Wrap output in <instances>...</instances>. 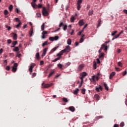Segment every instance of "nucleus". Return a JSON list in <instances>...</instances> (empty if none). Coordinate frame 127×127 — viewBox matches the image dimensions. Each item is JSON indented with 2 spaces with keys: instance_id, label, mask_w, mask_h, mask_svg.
<instances>
[{
  "instance_id": "nucleus-1",
  "label": "nucleus",
  "mask_w": 127,
  "mask_h": 127,
  "mask_svg": "<svg viewBox=\"0 0 127 127\" xmlns=\"http://www.w3.org/2000/svg\"><path fill=\"white\" fill-rule=\"evenodd\" d=\"M63 27V30H64V31H66V30H67V25L66 24H64V23H63V22H62L60 23L59 24V28H58L57 30H56V32H57V31H59V30H60V28Z\"/></svg>"
},
{
  "instance_id": "nucleus-2",
  "label": "nucleus",
  "mask_w": 127,
  "mask_h": 127,
  "mask_svg": "<svg viewBox=\"0 0 127 127\" xmlns=\"http://www.w3.org/2000/svg\"><path fill=\"white\" fill-rule=\"evenodd\" d=\"M18 66V64L16 63H14V65L12 67V71L13 72V73H15L17 70V66Z\"/></svg>"
},
{
  "instance_id": "nucleus-3",
  "label": "nucleus",
  "mask_w": 127,
  "mask_h": 127,
  "mask_svg": "<svg viewBox=\"0 0 127 127\" xmlns=\"http://www.w3.org/2000/svg\"><path fill=\"white\" fill-rule=\"evenodd\" d=\"M53 85V83H50V84H45L44 82L42 83V86H43V88H49L51 87Z\"/></svg>"
},
{
  "instance_id": "nucleus-4",
  "label": "nucleus",
  "mask_w": 127,
  "mask_h": 127,
  "mask_svg": "<svg viewBox=\"0 0 127 127\" xmlns=\"http://www.w3.org/2000/svg\"><path fill=\"white\" fill-rule=\"evenodd\" d=\"M42 12L44 16H48V11H47V10H46V8H43Z\"/></svg>"
},
{
  "instance_id": "nucleus-5",
  "label": "nucleus",
  "mask_w": 127,
  "mask_h": 127,
  "mask_svg": "<svg viewBox=\"0 0 127 127\" xmlns=\"http://www.w3.org/2000/svg\"><path fill=\"white\" fill-rule=\"evenodd\" d=\"M58 39H59V37L57 36H56L54 37H50L49 38V40H50V41H54V40L56 41V40H58Z\"/></svg>"
},
{
  "instance_id": "nucleus-6",
  "label": "nucleus",
  "mask_w": 127,
  "mask_h": 127,
  "mask_svg": "<svg viewBox=\"0 0 127 127\" xmlns=\"http://www.w3.org/2000/svg\"><path fill=\"white\" fill-rule=\"evenodd\" d=\"M84 67H85V65L84 64H80L77 68V71H82L84 69Z\"/></svg>"
},
{
  "instance_id": "nucleus-7",
  "label": "nucleus",
  "mask_w": 127,
  "mask_h": 127,
  "mask_svg": "<svg viewBox=\"0 0 127 127\" xmlns=\"http://www.w3.org/2000/svg\"><path fill=\"white\" fill-rule=\"evenodd\" d=\"M64 52H70V51H71V47H70V46H66L64 50Z\"/></svg>"
},
{
  "instance_id": "nucleus-8",
  "label": "nucleus",
  "mask_w": 127,
  "mask_h": 127,
  "mask_svg": "<svg viewBox=\"0 0 127 127\" xmlns=\"http://www.w3.org/2000/svg\"><path fill=\"white\" fill-rule=\"evenodd\" d=\"M35 66V64H31V65L29 66V71L30 73H32V72H33L32 69H33V68H34Z\"/></svg>"
},
{
  "instance_id": "nucleus-9",
  "label": "nucleus",
  "mask_w": 127,
  "mask_h": 127,
  "mask_svg": "<svg viewBox=\"0 0 127 127\" xmlns=\"http://www.w3.org/2000/svg\"><path fill=\"white\" fill-rule=\"evenodd\" d=\"M99 79V76L98 75H94L92 76V80L93 81V82H95V81H98Z\"/></svg>"
},
{
  "instance_id": "nucleus-10",
  "label": "nucleus",
  "mask_w": 127,
  "mask_h": 127,
  "mask_svg": "<svg viewBox=\"0 0 127 127\" xmlns=\"http://www.w3.org/2000/svg\"><path fill=\"white\" fill-rule=\"evenodd\" d=\"M96 92H100V91H102L103 90V87H102V86L99 85L98 87H96L95 89Z\"/></svg>"
},
{
  "instance_id": "nucleus-11",
  "label": "nucleus",
  "mask_w": 127,
  "mask_h": 127,
  "mask_svg": "<svg viewBox=\"0 0 127 127\" xmlns=\"http://www.w3.org/2000/svg\"><path fill=\"white\" fill-rule=\"evenodd\" d=\"M48 50V48H46L43 50V52L42 55V57H43L44 56H45L46 54V52H47V50Z\"/></svg>"
},
{
  "instance_id": "nucleus-12",
  "label": "nucleus",
  "mask_w": 127,
  "mask_h": 127,
  "mask_svg": "<svg viewBox=\"0 0 127 127\" xmlns=\"http://www.w3.org/2000/svg\"><path fill=\"white\" fill-rule=\"evenodd\" d=\"M116 75V72H112L111 74L110 75L109 79L110 80H112L113 79V77H114Z\"/></svg>"
},
{
  "instance_id": "nucleus-13",
  "label": "nucleus",
  "mask_w": 127,
  "mask_h": 127,
  "mask_svg": "<svg viewBox=\"0 0 127 127\" xmlns=\"http://www.w3.org/2000/svg\"><path fill=\"white\" fill-rule=\"evenodd\" d=\"M64 53H65V52L64 50H63L59 54H58L57 56H59L60 57L61 56H62V55H63Z\"/></svg>"
},
{
  "instance_id": "nucleus-14",
  "label": "nucleus",
  "mask_w": 127,
  "mask_h": 127,
  "mask_svg": "<svg viewBox=\"0 0 127 127\" xmlns=\"http://www.w3.org/2000/svg\"><path fill=\"white\" fill-rule=\"evenodd\" d=\"M33 34V28L32 27L29 31V35H30V36L31 37L32 36Z\"/></svg>"
},
{
  "instance_id": "nucleus-15",
  "label": "nucleus",
  "mask_w": 127,
  "mask_h": 127,
  "mask_svg": "<svg viewBox=\"0 0 127 127\" xmlns=\"http://www.w3.org/2000/svg\"><path fill=\"white\" fill-rule=\"evenodd\" d=\"M69 110L71 112H75V107L73 106H70L69 107Z\"/></svg>"
},
{
  "instance_id": "nucleus-16",
  "label": "nucleus",
  "mask_w": 127,
  "mask_h": 127,
  "mask_svg": "<svg viewBox=\"0 0 127 127\" xmlns=\"http://www.w3.org/2000/svg\"><path fill=\"white\" fill-rule=\"evenodd\" d=\"M79 25H80V26H82L83 25H84V21H83V20H79Z\"/></svg>"
},
{
  "instance_id": "nucleus-17",
  "label": "nucleus",
  "mask_w": 127,
  "mask_h": 127,
  "mask_svg": "<svg viewBox=\"0 0 127 127\" xmlns=\"http://www.w3.org/2000/svg\"><path fill=\"white\" fill-rule=\"evenodd\" d=\"M104 86L105 89L106 90V91H109V87L108 86V84H107V83H104Z\"/></svg>"
},
{
  "instance_id": "nucleus-18",
  "label": "nucleus",
  "mask_w": 127,
  "mask_h": 127,
  "mask_svg": "<svg viewBox=\"0 0 127 127\" xmlns=\"http://www.w3.org/2000/svg\"><path fill=\"white\" fill-rule=\"evenodd\" d=\"M104 47H105V45L103 44L101 47L100 48V50L98 51L99 53H101L102 52V50L104 49Z\"/></svg>"
},
{
  "instance_id": "nucleus-19",
  "label": "nucleus",
  "mask_w": 127,
  "mask_h": 127,
  "mask_svg": "<svg viewBox=\"0 0 127 127\" xmlns=\"http://www.w3.org/2000/svg\"><path fill=\"white\" fill-rule=\"evenodd\" d=\"M94 98H96V100L99 101L100 100V96L98 94H95L94 95Z\"/></svg>"
},
{
  "instance_id": "nucleus-20",
  "label": "nucleus",
  "mask_w": 127,
  "mask_h": 127,
  "mask_svg": "<svg viewBox=\"0 0 127 127\" xmlns=\"http://www.w3.org/2000/svg\"><path fill=\"white\" fill-rule=\"evenodd\" d=\"M58 47H56L55 48H54L53 49L51 50V52H50V53L52 54L53 53V52H54L55 51H56V50L57 49V48Z\"/></svg>"
},
{
  "instance_id": "nucleus-21",
  "label": "nucleus",
  "mask_w": 127,
  "mask_h": 127,
  "mask_svg": "<svg viewBox=\"0 0 127 127\" xmlns=\"http://www.w3.org/2000/svg\"><path fill=\"white\" fill-rule=\"evenodd\" d=\"M79 89L76 88L74 91H73V93L74 95H77L78 93L79 92Z\"/></svg>"
},
{
  "instance_id": "nucleus-22",
  "label": "nucleus",
  "mask_w": 127,
  "mask_h": 127,
  "mask_svg": "<svg viewBox=\"0 0 127 127\" xmlns=\"http://www.w3.org/2000/svg\"><path fill=\"white\" fill-rule=\"evenodd\" d=\"M15 48L13 50V51H14V52H19V49L18 48V47H14Z\"/></svg>"
},
{
  "instance_id": "nucleus-23",
  "label": "nucleus",
  "mask_w": 127,
  "mask_h": 127,
  "mask_svg": "<svg viewBox=\"0 0 127 127\" xmlns=\"http://www.w3.org/2000/svg\"><path fill=\"white\" fill-rule=\"evenodd\" d=\"M55 73V71L54 70H53L52 71H51L48 76V78H50V77H51L52 75H53V74H54Z\"/></svg>"
},
{
  "instance_id": "nucleus-24",
  "label": "nucleus",
  "mask_w": 127,
  "mask_h": 127,
  "mask_svg": "<svg viewBox=\"0 0 127 127\" xmlns=\"http://www.w3.org/2000/svg\"><path fill=\"white\" fill-rule=\"evenodd\" d=\"M71 43H72V40L70 39H68L67 40V44L68 45H71Z\"/></svg>"
},
{
  "instance_id": "nucleus-25",
  "label": "nucleus",
  "mask_w": 127,
  "mask_h": 127,
  "mask_svg": "<svg viewBox=\"0 0 127 127\" xmlns=\"http://www.w3.org/2000/svg\"><path fill=\"white\" fill-rule=\"evenodd\" d=\"M101 24H102V21H101V19H99L98 21V24L97 25V28H99V27L101 26Z\"/></svg>"
},
{
  "instance_id": "nucleus-26",
  "label": "nucleus",
  "mask_w": 127,
  "mask_h": 127,
  "mask_svg": "<svg viewBox=\"0 0 127 127\" xmlns=\"http://www.w3.org/2000/svg\"><path fill=\"white\" fill-rule=\"evenodd\" d=\"M16 57H18V58H20L21 57V54H19V52H16Z\"/></svg>"
},
{
  "instance_id": "nucleus-27",
  "label": "nucleus",
  "mask_w": 127,
  "mask_h": 127,
  "mask_svg": "<svg viewBox=\"0 0 127 127\" xmlns=\"http://www.w3.org/2000/svg\"><path fill=\"white\" fill-rule=\"evenodd\" d=\"M117 32H118V31H117L112 32V33H111L112 36H115V35H116V34H117Z\"/></svg>"
},
{
  "instance_id": "nucleus-28",
  "label": "nucleus",
  "mask_w": 127,
  "mask_h": 127,
  "mask_svg": "<svg viewBox=\"0 0 127 127\" xmlns=\"http://www.w3.org/2000/svg\"><path fill=\"white\" fill-rule=\"evenodd\" d=\"M48 41H45L42 44L43 47H44V46L48 45Z\"/></svg>"
},
{
  "instance_id": "nucleus-29",
  "label": "nucleus",
  "mask_w": 127,
  "mask_h": 127,
  "mask_svg": "<svg viewBox=\"0 0 127 127\" xmlns=\"http://www.w3.org/2000/svg\"><path fill=\"white\" fill-rule=\"evenodd\" d=\"M81 93L83 95H85L86 94V89L83 88V89H81Z\"/></svg>"
},
{
  "instance_id": "nucleus-30",
  "label": "nucleus",
  "mask_w": 127,
  "mask_h": 127,
  "mask_svg": "<svg viewBox=\"0 0 127 127\" xmlns=\"http://www.w3.org/2000/svg\"><path fill=\"white\" fill-rule=\"evenodd\" d=\"M21 24H22V23H21V22H19V23L15 26V27L17 28H18V27H20Z\"/></svg>"
},
{
  "instance_id": "nucleus-31",
  "label": "nucleus",
  "mask_w": 127,
  "mask_h": 127,
  "mask_svg": "<svg viewBox=\"0 0 127 127\" xmlns=\"http://www.w3.org/2000/svg\"><path fill=\"white\" fill-rule=\"evenodd\" d=\"M45 27V24L44 23H43V24L41 26V30L42 31H43L44 30Z\"/></svg>"
},
{
  "instance_id": "nucleus-32",
  "label": "nucleus",
  "mask_w": 127,
  "mask_h": 127,
  "mask_svg": "<svg viewBox=\"0 0 127 127\" xmlns=\"http://www.w3.org/2000/svg\"><path fill=\"white\" fill-rule=\"evenodd\" d=\"M120 37V36L118 35H115L114 36V37L112 38V40H115V39H116V38H119Z\"/></svg>"
},
{
  "instance_id": "nucleus-33",
  "label": "nucleus",
  "mask_w": 127,
  "mask_h": 127,
  "mask_svg": "<svg viewBox=\"0 0 127 127\" xmlns=\"http://www.w3.org/2000/svg\"><path fill=\"white\" fill-rule=\"evenodd\" d=\"M31 5L33 7L35 8V7L36 6V4H35V2H32L31 3Z\"/></svg>"
},
{
  "instance_id": "nucleus-34",
  "label": "nucleus",
  "mask_w": 127,
  "mask_h": 127,
  "mask_svg": "<svg viewBox=\"0 0 127 127\" xmlns=\"http://www.w3.org/2000/svg\"><path fill=\"white\" fill-rule=\"evenodd\" d=\"M13 39H14V40H16L17 39V35H16V34H14L13 35Z\"/></svg>"
},
{
  "instance_id": "nucleus-35",
  "label": "nucleus",
  "mask_w": 127,
  "mask_h": 127,
  "mask_svg": "<svg viewBox=\"0 0 127 127\" xmlns=\"http://www.w3.org/2000/svg\"><path fill=\"white\" fill-rule=\"evenodd\" d=\"M63 101L64 103H68V99H67V98H63Z\"/></svg>"
},
{
  "instance_id": "nucleus-36",
  "label": "nucleus",
  "mask_w": 127,
  "mask_h": 127,
  "mask_svg": "<svg viewBox=\"0 0 127 127\" xmlns=\"http://www.w3.org/2000/svg\"><path fill=\"white\" fill-rule=\"evenodd\" d=\"M104 57V53H101L99 56V58H103Z\"/></svg>"
},
{
  "instance_id": "nucleus-37",
  "label": "nucleus",
  "mask_w": 127,
  "mask_h": 127,
  "mask_svg": "<svg viewBox=\"0 0 127 127\" xmlns=\"http://www.w3.org/2000/svg\"><path fill=\"white\" fill-rule=\"evenodd\" d=\"M12 44L13 45V46H12L11 47H14V45H16V44H17V41H14Z\"/></svg>"
},
{
  "instance_id": "nucleus-38",
  "label": "nucleus",
  "mask_w": 127,
  "mask_h": 127,
  "mask_svg": "<svg viewBox=\"0 0 127 127\" xmlns=\"http://www.w3.org/2000/svg\"><path fill=\"white\" fill-rule=\"evenodd\" d=\"M96 120H100V119H103V116H97L95 118Z\"/></svg>"
},
{
  "instance_id": "nucleus-39",
  "label": "nucleus",
  "mask_w": 127,
  "mask_h": 127,
  "mask_svg": "<svg viewBox=\"0 0 127 127\" xmlns=\"http://www.w3.org/2000/svg\"><path fill=\"white\" fill-rule=\"evenodd\" d=\"M12 8H13V6L12 5H10V6H9V10H10V11H11L12 10Z\"/></svg>"
},
{
  "instance_id": "nucleus-40",
  "label": "nucleus",
  "mask_w": 127,
  "mask_h": 127,
  "mask_svg": "<svg viewBox=\"0 0 127 127\" xmlns=\"http://www.w3.org/2000/svg\"><path fill=\"white\" fill-rule=\"evenodd\" d=\"M74 20H75V17L72 16L70 18L71 22H74Z\"/></svg>"
},
{
  "instance_id": "nucleus-41",
  "label": "nucleus",
  "mask_w": 127,
  "mask_h": 127,
  "mask_svg": "<svg viewBox=\"0 0 127 127\" xmlns=\"http://www.w3.org/2000/svg\"><path fill=\"white\" fill-rule=\"evenodd\" d=\"M36 57L37 59H39V58H40V57L39 56V53H36Z\"/></svg>"
},
{
  "instance_id": "nucleus-42",
  "label": "nucleus",
  "mask_w": 127,
  "mask_h": 127,
  "mask_svg": "<svg viewBox=\"0 0 127 127\" xmlns=\"http://www.w3.org/2000/svg\"><path fill=\"white\" fill-rule=\"evenodd\" d=\"M81 76H82V77H85V76H87V73H86V72H83L81 73Z\"/></svg>"
},
{
  "instance_id": "nucleus-43",
  "label": "nucleus",
  "mask_w": 127,
  "mask_h": 127,
  "mask_svg": "<svg viewBox=\"0 0 127 127\" xmlns=\"http://www.w3.org/2000/svg\"><path fill=\"white\" fill-rule=\"evenodd\" d=\"M58 60H60V57L56 58L55 60L53 61V62H57V61H58Z\"/></svg>"
},
{
  "instance_id": "nucleus-44",
  "label": "nucleus",
  "mask_w": 127,
  "mask_h": 127,
  "mask_svg": "<svg viewBox=\"0 0 127 127\" xmlns=\"http://www.w3.org/2000/svg\"><path fill=\"white\" fill-rule=\"evenodd\" d=\"M14 20H15V21H16V22H20V20H19L18 18H15Z\"/></svg>"
},
{
  "instance_id": "nucleus-45",
  "label": "nucleus",
  "mask_w": 127,
  "mask_h": 127,
  "mask_svg": "<svg viewBox=\"0 0 127 127\" xmlns=\"http://www.w3.org/2000/svg\"><path fill=\"white\" fill-rule=\"evenodd\" d=\"M58 67L60 68V69H62V67H63V65L61 64H58Z\"/></svg>"
},
{
  "instance_id": "nucleus-46",
  "label": "nucleus",
  "mask_w": 127,
  "mask_h": 127,
  "mask_svg": "<svg viewBox=\"0 0 127 127\" xmlns=\"http://www.w3.org/2000/svg\"><path fill=\"white\" fill-rule=\"evenodd\" d=\"M93 14V10H90L88 12L89 15H92Z\"/></svg>"
},
{
  "instance_id": "nucleus-47",
  "label": "nucleus",
  "mask_w": 127,
  "mask_h": 127,
  "mask_svg": "<svg viewBox=\"0 0 127 127\" xmlns=\"http://www.w3.org/2000/svg\"><path fill=\"white\" fill-rule=\"evenodd\" d=\"M4 15H7V14H8V11H7V10H4Z\"/></svg>"
},
{
  "instance_id": "nucleus-48",
  "label": "nucleus",
  "mask_w": 127,
  "mask_h": 127,
  "mask_svg": "<svg viewBox=\"0 0 127 127\" xmlns=\"http://www.w3.org/2000/svg\"><path fill=\"white\" fill-rule=\"evenodd\" d=\"M93 68L94 69H97V63L95 62L93 64Z\"/></svg>"
},
{
  "instance_id": "nucleus-49",
  "label": "nucleus",
  "mask_w": 127,
  "mask_h": 127,
  "mask_svg": "<svg viewBox=\"0 0 127 127\" xmlns=\"http://www.w3.org/2000/svg\"><path fill=\"white\" fill-rule=\"evenodd\" d=\"M70 64H71V63H70V62L67 63L65 65V67H66H66H68L70 65Z\"/></svg>"
},
{
  "instance_id": "nucleus-50",
  "label": "nucleus",
  "mask_w": 127,
  "mask_h": 127,
  "mask_svg": "<svg viewBox=\"0 0 127 127\" xmlns=\"http://www.w3.org/2000/svg\"><path fill=\"white\" fill-rule=\"evenodd\" d=\"M42 35H45V34H47V31H44L42 33Z\"/></svg>"
},
{
  "instance_id": "nucleus-51",
  "label": "nucleus",
  "mask_w": 127,
  "mask_h": 127,
  "mask_svg": "<svg viewBox=\"0 0 127 127\" xmlns=\"http://www.w3.org/2000/svg\"><path fill=\"white\" fill-rule=\"evenodd\" d=\"M81 3H82V0H78L77 4H81Z\"/></svg>"
},
{
  "instance_id": "nucleus-52",
  "label": "nucleus",
  "mask_w": 127,
  "mask_h": 127,
  "mask_svg": "<svg viewBox=\"0 0 127 127\" xmlns=\"http://www.w3.org/2000/svg\"><path fill=\"white\" fill-rule=\"evenodd\" d=\"M77 4V9L78 10H79L80 8H81L80 4Z\"/></svg>"
},
{
  "instance_id": "nucleus-53",
  "label": "nucleus",
  "mask_w": 127,
  "mask_h": 127,
  "mask_svg": "<svg viewBox=\"0 0 127 127\" xmlns=\"http://www.w3.org/2000/svg\"><path fill=\"white\" fill-rule=\"evenodd\" d=\"M36 16H37V17H40V16H41V14H40L39 13H37L36 14Z\"/></svg>"
},
{
  "instance_id": "nucleus-54",
  "label": "nucleus",
  "mask_w": 127,
  "mask_h": 127,
  "mask_svg": "<svg viewBox=\"0 0 127 127\" xmlns=\"http://www.w3.org/2000/svg\"><path fill=\"white\" fill-rule=\"evenodd\" d=\"M35 76H36V73L34 72L32 75V78H34V77H35Z\"/></svg>"
},
{
  "instance_id": "nucleus-55",
  "label": "nucleus",
  "mask_w": 127,
  "mask_h": 127,
  "mask_svg": "<svg viewBox=\"0 0 127 127\" xmlns=\"http://www.w3.org/2000/svg\"><path fill=\"white\" fill-rule=\"evenodd\" d=\"M80 80H81V82L83 83V81H84V76H81V77H80Z\"/></svg>"
},
{
  "instance_id": "nucleus-56",
  "label": "nucleus",
  "mask_w": 127,
  "mask_h": 127,
  "mask_svg": "<svg viewBox=\"0 0 127 127\" xmlns=\"http://www.w3.org/2000/svg\"><path fill=\"white\" fill-rule=\"evenodd\" d=\"M10 69V67H9V66H7L6 67V70H7V71H9Z\"/></svg>"
},
{
  "instance_id": "nucleus-57",
  "label": "nucleus",
  "mask_w": 127,
  "mask_h": 127,
  "mask_svg": "<svg viewBox=\"0 0 127 127\" xmlns=\"http://www.w3.org/2000/svg\"><path fill=\"white\" fill-rule=\"evenodd\" d=\"M125 126V123H124V122H122L121 124H120V127H124Z\"/></svg>"
},
{
  "instance_id": "nucleus-58",
  "label": "nucleus",
  "mask_w": 127,
  "mask_h": 127,
  "mask_svg": "<svg viewBox=\"0 0 127 127\" xmlns=\"http://www.w3.org/2000/svg\"><path fill=\"white\" fill-rule=\"evenodd\" d=\"M7 43L8 44H10L11 43V40L10 39L7 40Z\"/></svg>"
},
{
  "instance_id": "nucleus-59",
  "label": "nucleus",
  "mask_w": 127,
  "mask_h": 127,
  "mask_svg": "<svg viewBox=\"0 0 127 127\" xmlns=\"http://www.w3.org/2000/svg\"><path fill=\"white\" fill-rule=\"evenodd\" d=\"M118 66H120V67H122V66H123L122 65V63L121 62H118Z\"/></svg>"
},
{
  "instance_id": "nucleus-60",
  "label": "nucleus",
  "mask_w": 127,
  "mask_h": 127,
  "mask_svg": "<svg viewBox=\"0 0 127 127\" xmlns=\"http://www.w3.org/2000/svg\"><path fill=\"white\" fill-rule=\"evenodd\" d=\"M15 11L17 12V13H19V10H18V8H16L15 10Z\"/></svg>"
},
{
  "instance_id": "nucleus-61",
  "label": "nucleus",
  "mask_w": 127,
  "mask_h": 127,
  "mask_svg": "<svg viewBox=\"0 0 127 127\" xmlns=\"http://www.w3.org/2000/svg\"><path fill=\"white\" fill-rule=\"evenodd\" d=\"M84 41V39H83L82 38H81L80 39V43H82V42H83Z\"/></svg>"
},
{
  "instance_id": "nucleus-62",
  "label": "nucleus",
  "mask_w": 127,
  "mask_h": 127,
  "mask_svg": "<svg viewBox=\"0 0 127 127\" xmlns=\"http://www.w3.org/2000/svg\"><path fill=\"white\" fill-rule=\"evenodd\" d=\"M123 33H124V31H121V32L119 33L118 35H119V36H121V35L123 34Z\"/></svg>"
},
{
  "instance_id": "nucleus-63",
  "label": "nucleus",
  "mask_w": 127,
  "mask_h": 127,
  "mask_svg": "<svg viewBox=\"0 0 127 127\" xmlns=\"http://www.w3.org/2000/svg\"><path fill=\"white\" fill-rule=\"evenodd\" d=\"M123 12H124V13H126V14H127V9H124L123 10Z\"/></svg>"
},
{
  "instance_id": "nucleus-64",
  "label": "nucleus",
  "mask_w": 127,
  "mask_h": 127,
  "mask_svg": "<svg viewBox=\"0 0 127 127\" xmlns=\"http://www.w3.org/2000/svg\"><path fill=\"white\" fill-rule=\"evenodd\" d=\"M114 127H119V125L115 124L114 126Z\"/></svg>"
}]
</instances>
